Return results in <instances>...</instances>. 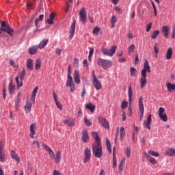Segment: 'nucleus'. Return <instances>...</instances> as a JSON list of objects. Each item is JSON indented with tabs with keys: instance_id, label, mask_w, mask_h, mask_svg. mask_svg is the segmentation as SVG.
I'll return each mask as SVG.
<instances>
[{
	"instance_id": "1",
	"label": "nucleus",
	"mask_w": 175,
	"mask_h": 175,
	"mask_svg": "<svg viewBox=\"0 0 175 175\" xmlns=\"http://www.w3.org/2000/svg\"><path fill=\"white\" fill-rule=\"evenodd\" d=\"M66 85V87H69L70 91L72 94H75V92H76V85L73 81V77H72V72H70V65H69L68 68V75Z\"/></svg>"
},
{
	"instance_id": "2",
	"label": "nucleus",
	"mask_w": 175,
	"mask_h": 175,
	"mask_svg": "<svg viewBox=\"0 0 175 175\" xmlns=\"http://www.w3.org/2000/svg\"><path fill=\"white\" fill-rule=\"evenodd\" d=\"M92 154L96 158H100L103 155L101 143H94L92 148Z\"/></svg>"
},
{
	"instance_id": "3",
	"label": "nucleus",
	"mask_w": 175,
	"mask_h": 175,
	"mask_svg": "<svg viewBox=\"0 0 175 175\" xmlns=\"http://www.w3.org/2000/svg\"><path fill=\"white\" fill-rule=\"evenodd\" d=\"M1 27L0 28V32H5V33H8V35H10V36H13V33H14V30L10 28V26L8 25L6 21H1Z\"/></svg>"
},
{
	"instance_id": "4",
	"label": "nucleus",
	"mask_w": 175,
	"mask_h": 175,
	"mask_svg": "<svg viewBox=\"0 0 175 175\" xmlns=\"http://www.w3.org/2000/svg\"><path fill=\"white\" fill-rule=\"evenodd\" d=\"M97 64L98 66H101L103 69H108L109 68H111V66L113 65V63L111 62V60H107L105 59H102L99 57L97 59Z\"/></svg>"
},
{
	"instance_id": "5",
	"label": "nucleus",
	"mask_w": 175,
	"mask_h": 175,
	"mask_svg": "<svg viewBox=\"0 0 175 175\" xmlns=\"http://www.w3.org/2000/svg\"><path fill=\"white\" fill-rule=\"evenodd\" d=\"M92 79H92V84H93L94 88L97 91H99V90H102V83L96 77V75L95 74L94 70L92 71Z\"/></svg>"
},
{
	"instance_id": "6",
	"label": "nucleus",
	"mask_w": 175,
	"mask_h": 175,
	"mask_svg": "<svg viewBox=\"0 0 175 175\" xmlns=\"http://www.w3.org/2000/svg\"><path fill=\"white\" fill-rule=\"evenodd\" d=\"M117 50V46H112L109 49L103 48L102 53L104 55H107L108 57H113L114 54H116V51Z\"/></svg>"
},
{
	"instance_id": "7",
	"label": "nucleus",
	"mask_w": 175,
	"mask_h": 175,
	"mask_svg": "<svg viewBox=\"0 0 175 175\" xmlns=\"http://www.w3.org/2000/svg\"><path fill=\"white\" fill-rule=\"evenodd\" d=\"M79 20L83 24L87 23V11L85 8H82L79 11Z\"/></svg>"
},
{
	"instance_id": "8",
	"label": "nucleus",
	"mask_w": 175,
	"mask_h": 175,
	"mask_svg": "<svg viewBox=\"0 0 175 175\" xmlns=\"http://www.w3.org/2000/svg\"><path fill=\"white\" fill-rule=\"evenodd\" d=\"M165 113V108L163 107H159V118L164 122H166L167 121V115Z\"/></svg>"
},
{
	"instance_id": "9",
	"label": "nucleus",
	"mask_w": 175,
	"mask_h": 175,
	"mask_svg": "<svg viewBox=\"0 0 175 175\" xmlns=\"http://www.w3.org/2000/svg\"><path fill=\"white\" fill-rule=\"evenodd\" d=\"M99 124H100L101 126H103V128H105V129H109L110 125L109 124V121L106 120V118L103 117H98V118Z\"/></svg>"
},
{
	"instance_id": "10",
	"label": "nucleus",
	"mask_w": 175,
	"mask_h": 175,
	"mask_svg": "<svg viewBox=\"0 0 175 175\" xmlns=\"http://www.w3.org/2000/svg\"><path fill=\"white\" fill-rule=\"evenodd\" d=\"M85 157L83 159V163H87L91 159V150L86 147L84 150Z\"/></svg>"
},
{
	"instance_id": "11",
	"label": "nucleus",
	"mask_w": 175,
	"mask_h": 175,
	"mask_svg": "<svg viewBox=\"0 0 175 175\" xmlns=\"http://www.w3.org/2000/svg\"><path fill=\"white\" fill-rule=\"evenodd\" d=\"M139 107L140 110V121H142V118L144 116V105L143 104V96L139 98Z\"/></svg>"
},
{
	"instance_id": "12",
	"label": "nucleus",
	"mask_w": 175,
	"mask_h": 175,
	"mask_svg": "<svg viewBox=\"0 0 175 175\" xmlns=\"http://www.w3.org/2000/svg\"><path fill=\"white\" fill-rule=\"evenodd\" d=\"M42 146L43 148L45 149V150L49 152L51 159H54V158H55V154H54V152L53 151L51 148H50L49 146H47L44 143H42Z\"/></svg>"
},
{
	"instance_id": "13",
	"label": "nucleus",
	"mask_w": 175,
	"mask_h": 175,
	"mask_svg": "<svg viewBox=\"0 0 175 175\" xmlns=\"http://www.w3.org/2000/svg\"><path fill=\"white\" fill-rule=\"evenodd\" d=\"M146 72L148 73L151 72V68L150 67V63H148V60L146 59L144 64V69L142 70V75L144 72L145 75H147Z\"/></svg>"
},
{
	"instance_id": "14",
	"label": "nucleus",
	"mask_w": 175,
	"mask_h": 175,
	"mask_svg": "<svg viewBox=\"0 0 175 175\" xmlns=\"http://www.w3.org/2000/svg\"><path fill=\"white\" fill-rule=\"evenodd\" d=\"M75 31H76V21H74L70 26V36H69V39L72 40L73 39V36H75Z\"/></svg>"
},
{
	"instance_id": "15",
	"label": "nucleus",
	"mask_w": 175,
	"mask_h": 175,
	"mask_svg": "<svg viewBox=\"0 0 175 175\" xmlns=\"http://www.w3.org/2000/svg\"><path fill=\"white\" fill-rule=\"evenodd\" d=\"M82 142L83 143H87L88 140H90V135H88V131H87V129H83L82 131Z\"/></svg>"
},
{
	"instance_id": "16",
	"label": "nucleus",
	"mask_w": 175,
	"mask_h": 175,
	"mask_svg": "<svg viewBox=\"0 0 175 175\" xmlns=\"http://www.w3.org/2000/svg\"><path fill=\"white\" fill-rule=\"evenodd\" d=\"M74 80L75 84H80V72L77 70H74Z\"/></svg>"
},
{
	"instance_id": "17",
	"label": "nucleus",
	"mask_w": 175,
	"mask_h": 175,
	"mask_svg": "<svg viewBox=\"0 0 175 175\" xmlns=\"http://www.w3.org/2000/svg\"><path fill=\"white\" fill-rule=\"evenodd\" d=\"M142 75V77L140 78V85L141 88H144V86L146 85V84H147V75H145L144 72H143V74Z\"/></svg>"
},
{
	"instance_id": "18",
	"label": "nucleus",
	"mask_w": 175,
	"mask_h": 175,
	"mask_svg": "<svg viewBox=\"0 0 175 175\" xmlns=\"http://www.w3.org/2000/svg\"><path fill=\"white\" fill-rule=\"evenodd\" d=\"M64 124H66L67 126H75V121L74 119L68 118L63 121Z\"/></svg>"
},
{
	"instance_id": "19",
	"label": "nucleus",
	"mask_w": 175,
	"mask_h": 175,
	"mask_svg": "<svg viewBox=\"0 0 175 175\" xmlns=\"http://www.w3.org/2000/svg\"><path fill=\"white\" fill-rule=\"evenodd\" d=\"M152 116L151 114H149L148 116V119L146 121H144V124L146 126V128H147V129H148L150 131V129H151V126H150V125H151V122L152 121V119L151 118Z\"/></svg>"
},
{
	"instance_id": "20",
	"label": "nucleus",
	"mask_w": 175,
	"mask_h": 175,
	"mask_svg": "<svg viewBox=\"0 0 175 175\" xmlns=\"http://www.w3.org/2000/svg\"><path fill=\"white\" fill-rule=\"evenodd\" d=\"M36 129V124L33 123L30 125V137L31 139H33L34 136L36 133L35 130Z\"/></svg>"
},
{
	"instance_id": "21",
	"label": "nucleus",
	"mask_w": 175,
	"mask_h": 175,
	"mask_svg": "<svg viewBox=\"0 0 175 175\" xmlns=\"http://www.w3.org/2000/svg\"><path fill=\"white\" fill-rule=\"evenodd\" d=\"M10 156L12 159H14V161H16L18 163H20V157H18V154H17L14 150L10 151Z\"/></svg>"
},
{
	"instance_id": "22",
	"label": "nucleus",
	"mask_w": 175,
	"mask_h": 175,
	"mask_svg": "<svg viewBox=\"0 0 175 175\" xmlns=\"http://www.w3.org/2000/svg\"><path fill=\"white\" fill-rule=\"evenodd\" d=\"M3 142L0 141V162H5V154L3 151Z\"/></svg>"
},
{
	"instance_id": "23",
	"label": "nucleus",
	"mask_w": 175,
	"mask_h": 175,
	"mask_svg": "<svg viewBox=\"0 0 175 175\" xmlns=\"http://www.w3.org/2000/svg\"><path fill=\"white\" fill-rule=\"evenodd\" d=\"M53 100L55 103L57 109H59V110H62V104H61L58 101V98H57V94H55V92H53Z\"/></svg>"
},
{
	"instance_id": "24",
	"label": "nucleus",
	"mask_w": 175,
	"mask_h": 175,
	"mask_svg": "<svg viewBox=\"0 0 175 175\" xmlns=\"http://www.w3.org/2000/svg\"><path fill=\"white\" fill-rule=\"evenodd\" d=\"M8 90H9V93L11 95H14V91H16V85H14L13 82H12V81L9 83Z\"/></svg>"
},
{
	"instance_id": "25",
	"label": "nucleus",
	"mask_w": 175,
	"mask_h": 175,
	"mask_svg": "<svg viewBox=\"0 0 175 175\" xmlns=\"http://www.w3.org/2000/svg\"><path fill=\"white\" fill-rule=\"evenodd\" d=\"M145 157L146 159L149 161L150 163H152V165H157V160L154 157H151L150 154L147 153H145Z\"/></svg>"
},
{
	"instance_id": "26",
	"label": "nucleus",
	"mask_w": 175,
	"mask_h": 175,
	"mask_svg": "<svg viewBox=\"0 0 175 175\" xmlns=\"http://www.w3.org/2000/svg\"><path fill=\"white\" fill-rule=\"evenodd\" d=\"M54 18H55V14H54V12H51L49 15V18L47 19L46 23L49 25H53L54 24Z\"/></svg>"
},
{
	"instance_id": "27",
	"label": "nucleus",
	"mask_w": 175,
	"mask_h": 175,
	"mask_svg": "<svg viewBox=\"0 0 175 175\" xmlns=\"http://www.w3.org/2000/svg\"><path fill=\"white\" fill-rule=\"evenodd\" d=\"M26 66L29 70H33V61H32V59H27Z\"/></svg>"
},
{
	"instance_id": "28",
	"label": "nucleus",
	"mask_w": 175,
	"mask_h": 175,
	"mask_svg": "<svg viewBox=\"0 0 175 175\" xmlns=\"http://www.w3.org/2000/svg\"><path fill=\"white\" fill-rule=\"evenodd\" d=\"M128 95H129V103H132V97L133 96V91H132V85H130L129 86Z\"/></svg>"
},
{
	"instance_id": "29",
	"label": "nucleus",
	"mask_w": 175,
	"mask_h": 175,
	"mask_svg": "<svg viewBox=\"0 0 175 175\" xmlns=\"http://www.w3.org/2000/svg\"><path fill=\"white\" fill-rule=\"evenodd\" d=\"M173 55V49L172 47L168 48L166 55H165V58L166 59H172V57Z\"/></svg>"
},
{
	"instance_id": "30",
	"label": "nucleus",
	"mask_w": 175,
	"mask_h": 175,
	"mask_svg": "<svg viewBox=\"0 0 175 175\" xmlns=\"http://www.w3.org/2000/svg\"><path fill=\"white\" fill-rule=\"evenodd\" d=\"M165 154L167 157H175V149H174V148H171L168 149L165 152Z\"/></svg>"
},
{
	"instance_id": "31",
	"label": "nucleus",
	"mask_w": 175,
	"mask_h": 175,
	"mask_svg": "<svg viewBox=\"0 0 175 175\" xmlns=\"http://www.w3.org/2000/svg\"><path fill=\"white\" fill-rule=\"evenodd\" d=\"M31 109H32V103H29V101L27 100L26 105H25V110L26 113H31Z\"/></svg>"
},
{
	"instance_id": "32",
	"label": "nucleus",
	"mask_w": 175,
	"mask_h": 175,
	"mask_svg": "<svg viewBox=\"0 0 175 175\" xmlns=\"http://www.w3.org/2000/svg\"><path fill=\"white\" fill-rule=\"evenodd\" d=\"M38 49H39L38 46H33L31 48H29V53L30 54V55H33L34 54H36V52L38 51Z\"/></svg>"
},
{
	"instance_id": "33",
	"label": "nucleus",
	"mask_w": 175,
	"mask_h": 175,
	"mask_svg": "<svg viewBox=\"0 0 175 175\" xmlns=\"http://www.w3.org/2000/svg\"><path fill=\"white\" fill-rule=\"evenodd\" d=\"M166 85L167 90L169 92H172V91H175V83H168Z\"/></svg>"
},
{
	"instance_id": "34",
	"label": "nucleus",
	"mask_w": 175,
	"mask_h": 175,
	"mask_svg": "<svg viewBox=\"0 0 175 175\" xmlns=\"http://www.w3.org/2000/svg\"><path fill=\"white\" fill-rule=\"evenodd\" d=\"M49 43V40L44 39L42 41H41L38 45V48L42 50V49H44V46Z\"/></svg>"
},
{
	"instance_id": "35",
	"label": "nucleus",
	"mask_w": 175,
	"mask_h": 175,
	"mask_svg": "<svg viewBox=\"0 0 175 175\" xmlns=\"http://www.w3.org/2000/svg\"><path fill=\"white\" fill-rule=\"evenodd\" d=\"M61 157H62L61 151H57L54 158L56 163H59L61 162Z\"/></svg>"
},
{
	"instance_id": "36",
	"label": "nucleus",
	"mask_w": 175,
	"mask_h": 175,
	"mask_svg": "<svg viewBox=\"0 0 175 175\" xmlns=\"http://www.w3.org/2000/svg\"><path fill=\"white\" fill-rule=\"evenodd\" d=\"M162 32L165 38H167L169 36V27L168 26H164L162 27Z\"/></svg>"
},
{
	"instance_id": "37",
	"label": "nucleus",
	"mask_w": 175,
	"mask_h": 175,
	"mask_svg": "<svg viewBox=\"0 0 175 175\" xmlns=\"http://www.w3.org/2000/svg\"><path fill=\"white\" fill-rule=\"evenodd\" d=\"M92 137H94L95 142L94 143H100V138L98 135V132H93Z\"/></svg>"
},
{
	"instance_id": "38",
	"label": "nucleus",
	"mask_w": 175,
	"mask_h": 175,
	"mask_svg": "<svg viewBox=\"0 0 175 175\" xmlns=\"http://www.w3.org/2000/svg\"><path fill=\"white\" fill-rule=\"evenodd\" d=\"M86 109L88 110H90L91 113H94L95 111V105H92V103H90L86 105Z\"/></svg>"
},
{
	"instance_id": "39",
	"label": "nucleus",
	"mask_w": 175,
	"mask_h": 175,
	"mask_svg": "<svg viewBox=\"0 0 175 175\" xmlns=\"http://www.w3.org/2000/svg\"><path fill=\"white\" fill-rule=\"evenodd\" d=\"M40 66H42V62H40V59H37L35 64L36 70H39V69H40Z\"/></svg>"
},
{
	"instance_id": "40",
	"label": "nucleus",
	"mask_w": 175,
	"mask_h": 175,
	"mask_svg": "<svg viewBox=\"0 0 175 175\" xmlns=\"http://www.w3.org/2000/svg\"><path fill=\"white\" fill-rule=\"evenodd\" d=\"M160 32H159V30H156V31H154L152 33V36H151V39L152 40H155L157 39V38L158 37V36L159 35Z\"/></svg>"
},
{
	"instance_id": "41",
	"label": "nucleus",
	"mask_w": 175,
	"mask_h": 175,
	"mask_svg": "<svg viewBox=\"0 0 175 175\" xmlns=\"http://www.w3.org/2000/svg\"><path fill=\"white\" fill-rule=\"evenodd\" d=\"M120 136L121 139H124L125 136V128H124L123 126L120 127Z\"/></svg>"
},
{
	"instance_id": "42",
	"label": "nucleus",
	"mask_w": 175,
	"mask_h": 175,
	"mask_svg": "<svg viewBox=\"0 0 175 175\" xmlns=\"http://www.w3.org/2000/svg\"><path fill=\"white\" fill-rule=\"evenodd\" d=\"M126 160V159L125 157L122 160V161L119 165V171L120 172H122V169H124V166H125V161Z\"/></svg>"
},
{
	"instance_id": "43",
	"label": "nucleus",
	"mask_w": 175,
	"mask_h": 175,
	"mask_svg": "<svg viewBox=\"0 0 175 175\" xmlns=\"http://www.w3.org/2000/svg\"><path fill=\"white\" fill-rule=\"evenodd\" d=\"M106 144H107V148L109 154H111V144H110V141L107 139L106 140Z\"/></svg>"
},
{
	"instance_id": "44",
	"label": "nucleus",
	"mask_w": 175,
	"mask_h": 175,
	"mask_svg": "<svg viewBox=\"0 0 175 175\" xmlns=\"http://www.w3.org/2000/svg\"><path fill=\"white\" fill-rule=\"evenodd\" d=\"M15 81L17 84L18 88L20 87H23V80H21V81L18 80V76L16 77Z\"/></svg>"
},
{
	"instance_id": "45",
	"label": "nucleus",
	"mask_w": 175,
	"mask_h": 175,
	"mask_svg": "<svg viewBox=\"0 0 175 175\" xmlns=\"http://www.w3.org/2000/svg\"><path fill=\"white\" fill-rule=\"evenodd\" d=\"M154 52L157 55L158 53H159V44L155 43L154 45Z\"/></svg>"
},
{
	"instance_id": "46",
	"label": "nucleus",
	"mask_w": 175,
	"mask_h": 175,
	"mask_svg": "<svg viewBox=\"0 0 175 175\" xmlns=\"http://www.w3.org/2000/svg\"><path fill=\"white\" fill-rule=\"evenodd\" d=\"M100 32V28L98 27V26H96L94 29H93V33L94 35H99V33Z\"/></svg>"
},
{
	"instance_id": "47",
	"label": "nucleus",
	"mask_w": 175,
	"mask_h": 175,
	"mask_svg": "<svg viewBox=\"0 0 175 175\" xmlns=\"http://www.w3.org/2000/svg\"><path fill=\"white\" fill-rule=\"evenodd\" d=\"M130 72H131V75L132 77H135V76H136L137 70H136V68L135 67H132L130 69Z\"/></svg>"
},
{
	"instance_id": "48",
	"label": "nucleus",
	"mask_w": 175,
	"mask_h": 175,
	"mask_svg": "<svg viewBox=\"0 0 175 175\" xmlns=\"http://www.w3.org/2000/svg\"><path fill=\"white\" fill-rule=\"evenodd\" d=\"M133 51H135V44H131L129 47V50H128L129 55H131V54H132V53H133Z\"/></svg>"
},
{
	"instance_id": "49",
	"label": "nucleus",
	"mask_w": 175,
	"mask_h": 175,
	"mask_svg": "<svg viewBox=\"0 0 175 175\" xmlns=\"http://www.w3.org/2000/svg\"><path fill=\"white\" fill-rule=\"evenodd\" d=\"M148 154H149V155H152V157H159V153H158L157 152H155L154 150H149Z\"/></svg>"
},
{
	"instance_id": "50",
	"label": "nucleus",
	"mask_w": 175,
	"mask_h": 175,
	"mask_svg": "<svg viewBox=\"0 0 175 175\" xmlns=\"http://www.w3.org/2000/svg\"><path fill=\"white\" fill-rule=\"evenodd\" d=\"M128 107V102H126V100H124L122 104H121V109H122V110L126 109Z\"/></svg>"
},
{
	"instance_id": "51",
	"label": "nucleus",
	"mask_w": 175,
	"mask_h": 175,
	"mask_svg": "<svg viewBox=\"0 0 175 175\" xmlns=\"http://www.w3.org/2000/svg\"><path fill=\"white\" fill-rule=\"evenodd\" d=\"M117 166V157L116 154L113 156V167H116Z\"/></svg>"
},
{
	"instance_id": "52",
	"label": "nucleus",
	"mask_w": 175,
	"mask_h": 175,
	"mask_svg": "<svg viewBox=\"0 0 175 175\" xmlns=\"http://www.w3.org/2000/svg\"><path fill=\"white\" fill-rule=\"evenodd\" d=\"M150 3L154 10V16L157 17V8L155 7V3L152 1H150Z\"/></svg>"
},
{
	"instance_id": "53",
	"label": "nucleus",
	"mask_w": 175,
	"mask_h": 175,
	"mask_svg": "<svg viewBox=\"0 0 175 175\" xmlns=\"http://www.w3.org/2000/svg\"><path fill=\"white\" fill-rule=\"evenodd\" d=\"M125 154L127 158H129V157H131V148H126Z\"/></svg>"
},
{
	"instance_id": "54",
	"label": "nucleus",
	"mask_w": 175,
	"mask_h": 175,
	"mask_svg": "<svg viewBox=\"0 0 175 175\" xmlns=\"http://www.w3.org/2000/svg\"><path fill=\"white\" fill-rule=\"evenodd\" d=\"M25 73H26L25 69H23L20 74L21 80H24V76H25Z\"/></svg>"
},
{
	"instance_id": "55",
	"label": "nucleus",
	"mask_w": 175,
	"mask_h": 175,
	"mask_svg": "<svg viewBox=\"0 0 175 175\" xmlns=\"http://www.w3.org/2000/svg\"><path fill=\"white\" fill-rule=\"evenodd\" d=\"M84 121H85V125H87V126H91V125H92V123L88 120V119L87 118H84Z\"/></svg>"
},
{
	"instance_id": "56",
	"label": "nucleus",
	"mask_w": 175,
	"mask_h": 175,
	"mask_svg": "<svg viewBox=\"0 0 175 175\" xmlns=\"http://www.w3.org/2000/svg\"><path fill=\"white\" fill-rule=\"evenodd\" d=\"M38 86H36V88L33 89L32 93H31V96H36V94H38Z\"/></svg>"
},
{
	"instance_id": "57",
	"label": "nucleus",
	"mask_w": 175,
	"mask_h": 175,
	"mask_svg": "<svg viewBox=\"0 0 175 175\" xmlns=\"http://www.w3.org/2000/svg\"><path fill=\"white\" fill-rule=\"evenodd\" d=\"M73 65L75 68H79V59L77 58H75L74 59V63H73Z\"/></svg>"
},
{
	"instance_id": "58",
	"label": "nucleus",
	"mask_w": 175,
	"mask_h": 175,
	"mask_svg": "<svg viewBox=\"0 0 175 175\" xmlns=\"http://www.w3.org/2000/svg\"><path fill=\"white\" fill-rule=\"evenodd\" d=\"M152 27V23H150L147 26H146V32H148L149 31H151V28Z\"/></svg>"
},
{
	"instance_id": "59",
	"label": "nucleus",
	"mask_w": 175,
	"mask_h": 175,
	"mask_svg": "<svg viewBox=\"0 0 175 175\" xmlns=\"http://www.w3.org/2000/svg\"><path fill=\"white\" fill-rule=\"evenodd\" d=\"M116 21H117V18L116 16H112L111 18V24H116Z\"/></svg>"
},
{
	"instance_id": "60",
	"label": "nucleus",
	"mask_w": 175,
	"mask_h": 175,
	"mask_svg": "<svg viewBox=\"0 0 175 175\" xmlns=\"http://www.w3.org/2000/svg\"><path fill=\"white\" fill-rule=\"evenodd\" d=\"M18 103H20V100L17 98V100L15 101V109L17 110L18 109Z\"/></svg>"
},
{
	"instance_id": "61",
	"label": "nucleus",
	"mask_w": 175,
	"mask_h": 175,
	"mask_svg": "<svg viewBox=\"0 0 175 175\" xmlns=\"http://www.w3.org/2000/svg\"><path fill=\"white\" fill-rule=\"evenodd\" d=\"M85 87L83 86L81 92V96L82 98H84V96L85 95Z\"/></svg>"
},
{
	"instance_id": "62",
	"label": "nucleus",
	"mask_w": 175,
	"mask_h": 175,
	"mask_svg": "<svg viewBox=\"0 0 175 175\" xmlns=\"http://www.w3.org/2000/svg\"><path fill=\"white\" fill-rule=\"evenodd\" d=\"M171 38H172V39H174V38H175V27H173V29H172V33Z\"/></svg>"
},
{
	"instance_id": "63",
	"label": "nucleus",
	"mask_w": 175,
	"mask_h": 175,
	"mask_svg": "<svg viewBox=\"0 0 175 175\" xmlns=\"http://www.w3.org/2000/svg\"><path fill=\"white\" fill-rule=\"evenodd\" d=\"M56 54H57V55H61V53H62V50H61L60 49H57L55 51Z\"/></svg>"
},
{
	"instance_id": "64",
	"label": "nucleus",
	"mask_w": 175,
	"mask_h": 175,
	"mask_svg": "<svg viewBox=\"0 0 175 175\" xmlns=\"http://www.w3.org/2000/svg\"><path fill=\"white\" fill-rule=\"evenodd\" d=\"M3 97L4 100L6 99V89L3 90Z\"/></svg>"
}]
</instances>
